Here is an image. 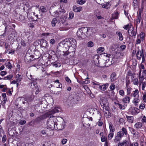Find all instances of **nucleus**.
I'll return each instance as SVG.
<instances>
[{"label": "nucleus", "instance_id": "obj_56", "mask_svg": "<svg viewBox=\"0 0 146 146\" xmlns=\"http://www.w3.org/2000/svg\"><path fill=\"white\" fill-rule=\"evenodd\" d=\"M24 100L25 101H27V103L29 104V102L33 100V99L31 98H28L27 99L25 98Z\"/></svg>", "mask_w": 146, "mask_h": 146}, {"label": "nucleus", "instance_id": "obj_18", "mask_svg": "<svg viewBox=\"0 0 146 146\" xmlns=\"http://www.w3.org/2000/svg\"><path fill=\"white\" fill-rule=\"evenodd\" d=\"M130 97L129 96H126L122 99V102L124 103L129 104L130 102Z\"/></svg>", "mask_w": 146, "mask_h": 146}, {"label": "nucleus", "instance_id": "obj_42", "mask_svg": "<svg viewBox=\"0 0 146 146\" xmlns=\"http://www.w3.org/2000/svg\"><path fill=\"white\" fill-rule=\"evenodd\" d=\"M74 17V14L73 12L71 11L69 13V17L68 19H71L73 18Z\"/></svg>", "mask_w": 146, "mask_h": 146}, {"label": "nucleus", "instance_id": "obj_60", "mask_svg": "<svg viewBox=\"0 0 146 146\" xmlns=\"http://www.w3.org/2000/svg\"><path fill=\"white\" fill-rule=\"evenodd\" d=\"M6 136L5 135H4L2 138V141L3 143H4L5 142L6 140Z\"/></svg>", "mask_w": 146, "mask_h": 146}, {"label": "nucleus", "instance_id": "obj_36", "mask_svg": "<svg viewBox=\"0 0 146 146\" xmlns=\"http://www.w3.org/2000/svg\"><path fill=\"white\" fill-rule=\"evenodd\" d=\"M115 104L118 105L119 108L121 110H124L125 108V107L123 105L119 104L118 103H116L115 102Z\"/></svg>", "mask_w": 146, "mask_h": 146}, {"label": "nucleus", "instance_id": "obj_28", "mask_svg": "<svg viewBox=\"0 0 146 146\" xmlns=\"http://www.w3.org/2000/svg\"><path fill=\"white\" fill-rule=\"evenodd\" d=\"M5 65L9 69H11L12 68L13 66L10 62L9 61H7L5 63Z\"/></svg>", "mask_w": 146, "mask_h": 146}, {"label": "nucleus", "instance_id": "obj_33", "mask_svg": "<svg viewBox=\"0 0 146 146\" xmlns=\"http://www.w3.org/2000/svg\"><path fill=\"white\" fill-rule=\"evenodd\" d=\"M110 7V4L109 3H106L103 5H102L103 8H105L106 9L109 8Z\"/></svg>", "mask_w": 146, "mask_h": 146}, {"label": "nucleus", "instance_id": "obj_3", "mask_svg": "<svg viewBox=\"0 0 146 146\" xmlns=\"http://www.w3.org/2000/svg\"><path fill=\"white\" fill-rule=\"evenodd\" d=\"M100 103L101 106L103 107V109L108 112L110 110V108L108 106V103L106 98L102 97L101 98L100 100Z\"/></svg>", "mask_w": 146, "mask_h": 146}, {"label": "nucleus", "instance_id": "obj_23", "mask_svg": "<svg viewBox=\"0 0 146 146\" xmlns=\"http://www.w3.org/2000/svg\"><path fill=\"white\" fill-rule=\"evenodd\" d=\"M39 9V10H40L41 14L46 13L47 11L46 9L44 6H40ZM41 15H42V14H41Z\"/></svg>", "mask_w": 146, "mask_h": 146}, {"label": "nucleus", "instance_id": "obj_30", "mask_svg": "<svg viewBox=\"0 0 146 146\" xmlns=\"http://www.w3.org/2000/svg\"><path fill=\"white\" fill-rule=\"evenodd\" d=\"M118 146H127V141L125 140L124 141L122 142H119L118 144Z\"/></svg>", "mask_w": 146, "mask_h": 146}, {"label": "nucleus", "instance_id": "obj_58", "mask_svg": "<svg viewBox=\"0 0 146 146\" xmlns=\"http://www.w3.org/2000/svg\"><path fill=\"white\" fill-rule=\"evenodd\" d=\"M131 89L130 88H127V95L129 96L131 93Z\"/></svg>", "mask_w": 146, "mask_h": 146}, {"label": "nucleus", "instance_id": "obj_25", "mask_svg": "<svg viewBox=\"0 0 146 146\" xmlns=\"http://www.w3.org/2000/svg\"><path fill=\"white\" fill-rule=\"evenodd\" d=\"M15 79L17 83L20 82L22 79V76L21 75L19 74H17L16 76Z\"/></svg>", "mask_w": 146, "mask_h": 146}, {"label": "nucleus", "instance_id": "obj_32", "mask_svg": "<svg viewBox=\"0 0 146 146\" xmlns=\"http://www.w3.org/2000/svg\"><path fill=\"white\" fill-rule=\"evenodd\" d=\"M104 50V47H100L97 50V52L98 53H100Z\"/></svg>", "mask_w": 146, "mask_h": 146}, {"label": "nucleus", "instance_id": "obj_51", "mask_svg": "<svg viewBox=\"0 0 146 146\" xmlns=\"http://www.w3.org/2000/svg\"><path fill=\"white\" fill-rule=\"evenodd\" d=\"M141 121L142 123H146V117L145 115L143 116Z\"/></svg>", "mask_w": 146, "mask_h": 146}, {"label": "nucleus", "instance_id": "obj_39", "mask_svg": "<svg viewBox=\"0 0 146 146\" xmlns=\"http://www.w3.org/2000/svg\"><path fill=\"white\" fill-rule=\"evenodd\" d=\"M117 135L115 137V139L114 140V141L115 142L119 141L121 140V138H122L120 137H119L118 135V134H117Z\"/></svg>", "mask_w": 146, "mask_h": 146}, {"label": "nucleus", "instance_id": "obj_62", "mask_svg": "<svg viewBox=\"0 0 146 146\" xmlns=\"http://www.w3.org/2000/svg\"><path fill=\"white\" fill-rule=\"evenodd\" d=\"M65 80L68 83L70 84L71 83V81L68 77L65 78Z\"/></svg>", "mask_w": 146, "mask_h": 146}, {"label": "nucleus", "instance_id": "obj_6", "mask_svg": "<svg viewBox=\"0 0 146 146\" xmlns=\"http://www.w3.org/2000/svg\"><path fill=\"white\" fill-rule=\"evenodd\" d=\"M62 84H59L58 86H56V87H53L50 88V91L52 93H54L56 94H58L60 93V91L59 90V88H62Z\"/></svg>", "mask_w": 146, "mask_h": 146}, {"label": "nucleus", "instance_id": "obj_49", "mask_svg": "<svg viewBox=\"0 0 146 146\" xmlns=\"http://www.w3.org/2000/svg\"><path fill=\"white\" fill-rule=\"evenodd\" d=\"M145 105L143 104H141L139 106V108L140 109L143 110L145 108Z\"/></svg>", "mask_w": 146, "mask_h": 146}, {"label": "nucleus", "instance_id": "obj_16", "mask_svg": "<svg viewBox=\"0 0 146 146\" xmlns=\"http://www.w3.org/2000/svg\"><path fill=\"white\" fill-rule=\"evenodd\" d=\"M126 117L127 118V121L129 123H132L133 122L134 118L133 116L126 115Z\"/></svg>", "mask_w": 146, "mask_h": 146}, {"label": "nucleus", "instance_id": "obj_4", "mask_svg": "<svg viewBox=\"0 0 146 146\" xmlns=\"http://www.w3.org/2000/svg\"><path fill=\"white\" fill-rule=\"evenodd\" d=\"M137 58L138 60H140L142 58V62H143L145 60V57L143 54V49H142L141 51L138 49L136 54Z\"/></svg>", "mask_w": 146, "mask_h": 146}, {"label": "nucleus", "instance_id": "obj_43", "mask_svg": "<svg viewBox=\"0 0 146 146\" xmlns=\"http://www.w3.org/2000/svg\"><path fill=\"white\" fill-rule=\"evenodd\" d=\"M7 101V98H4L2 99V105L3 106H4L5 104Z\"/></svg>", "mask_w": 146, "mask_h": 146}, {"label": "nucleus", "instance_id": "obj_10", "mask_svg": "<svg viewBox=\"0 0 146 146\" xmlns=\"http://www.w3.org/2000/svg\"><path fill=\"white\" fill-rule=\"evenodd\" d=\"M70 46L74 48L76 46L77 44L76 42L75 39L73 38H70L69 39Z\"/></svg>", "mask_w": 146, "mask_h": 146}, {"label": "nucleus", "instance_id": "obj_21", "mask_svg": "<svg viewBox=\"0 0 146 146\" xmlns=\"http://www.w3.org/2000/svg\"><path fill=\"white\" fill-rule=\"evenodd\" d=\"M142 125V123L140 122H138L135 124L134 127L136 129H139L141 127Z\"/></svg>", "mask_w": 146, "mask_h": 146}, {"label": "nucleus", "instance_id": "obj_9", "mask_svg": "<svg viewBox=\"0 0 146 146\" xmlns=\"http://www.w3.org/2000/svg\"><path fill=\"white\" fill-rule=\"evenodd\" d=\"M40 45L41 47L48 48V45L47 41L44 39H41L40 40Z\"/></svg>", "mask_w": 146, "mask_h": 146}, {"label": "nucleus", "instance_id": "obj_64", "mask_svg": "<svg viewBox=\"0 0 146 146\" xmlns=\"http://www.w3.org/2000/svg\"><path fill=\"white\" fill-rule=\"evenodd\" d=\"M55 42V40L54 38H52L50 40V43L51 44H54Z\"/></svg>", "mask_w": 146, "mask_h": 146}, {"label": "nucleus", "instance_id": "obj_63", "mask_svg": "<svg viewBox=\"0 0 146 146\" xmlns=\"http://www.w3.org/2000/svg\"><path fill=\"white\" fill-rule=\"evenodd\" d=\"M143 100L144 102H146V93H145L144 94H143Z\"/></svg>", "mask_w": 146, "mask_h": 146}, {"label": "nucleus", "instance_id": "obj_31", "mask_svg": "<svg viewBox=\"0 0 146 146\" xmlns=\"http://www.w3.org/2000/svg\"><path fill=\"white\" fill-rule=\"evenodd\" d=\"M109 127L110 132H113L115 131V128L111 123H109Z\"/></svg>", "mask_w": 146, "mask_h": 146}, {"label": "nucleus", "instance_id": "obj_55", "mask_svg": "<svg viewBox=\"0 0 146 146\" xmlns=\"http://www.w3.org/2000/svg\"><path fill=\"white\" fill-rule=\"evenodd\" d=\"M35 89L36 90V92H35V94H37L40 91V90L39 89V88L38 86H36Z\"/></svg>", "mask_w": 146, "mask_h": 146}, {"label": "nucleus", "instance_id": "obj_1", "mask_svg": "<svg viewBox=\"0 0 146 146\" xmlns=\"http://www.w3.org/2000/svg\"><path fill=\"white\" fill-rule=\"evenodd\" d=\"M44 116L46 117H49L47 122V127L51 129H55L56 122V121L57 120L56 118L52 116L50 113H46Z\"/></svg>", "mask_w": 146, "mask_h": 146}, {"label": "nucleus", "instance_id": "obj_22", "mask_svg": "<svg viewBox=\"0 0 146 146\" xmlns=\"http://www.w3.org/2000/svg\"><path fill=\"white\" fill-rule=\"evenodd\" d=\"M116 33L118 36L119 40L120 41L123 40V37L121 32L119 31H117Z\"/></svg>", "mask_w": 146, "mask_h": 146}, {"label": "nucleus", "instance_id": "obj_40", "mask_svg": "<svg viewBox=\"0 0 146 146\" xmlns=\"http://www.w3.org/2000/svg\"><path fill=\"white\" fill-rule=\"evenodd\" d=\"M85 2V0H78L77 1V3L80 5L84 4Z\"/></svg>", "mask_w": 146, "mask_h": 146}, {"label": "nucleus", "instance_id": "obj_24", "mask_svg": "<svg viewBox=\"0 0 146 146\" xmlns=\"http://www.w3.org/2000/svg\"><path fill=\"white\" fill-rule=\"evenodd\" d=\"M36 107V104L32 105L29 107V110L31 112H35L36 111L35 107Z\"/></svg>", "mask_w": 146, "mask_h": 146}, {"label": "nucleus", "instance_id": "obj_26", "mask_svg": "<svg viewBox=\"0 0 146 146\" xmlns=\"http://www.w3.org/2000/svg\"><path fill=\"white\" fill-rule=\"evenodd\" d=\"M132 113L133 115H136L139 112V109L137 108H134V109L132 110Z\"/></svg>", "mask_w": 146, "mask_h": 146}, {"label": "nucleus", "instance_id": "obj_48", "mask_svg": "<svg viewBox=\"0 0 146 146\" xmlns=\"http://www.w3.org/2000/svg\"><path fill=\"white\" fill-rule=\"evenodd\" d=\"M33 82H32V81L29 82L28 84L29 86L31 88H33V86H35L34 83L33 84Z\"/></svg>", "mask_w": 146, "mask_h": 146}, {"label": "nucleus", "instance_id": "obj_57", "mask_svg": "<svg viewBox=\"0 0 146 146\" xmlns=\"http://www.w3.org/2000/svg\"><path fill=\"white\" fill-rule=\"evenodd\" d=\"M7 74V72L6 71H1L0 73V75L2 76H4L6 75Z\"/></svg>", "mask_w": 146, "mask_h": 146}, {"label": "nucleus", "instance_id": "obj_46", "mask_svg": "<svg viewBox=\"0 0 146 146\" xmlns=\"http://www.w3.org/2000/svg\"><path fill=\"white\" fill-rule=\"evenodd\" d=\"M6 53L10 54H13L14 53V51L13 50H10V49H7L6 51H5Z\"/></svg>", "mask_w": 146, "mask_h": 146}, {"label": "nucleus", "instance_id": "obj_59", "mask_svg": "<svg viewBox=\"0 0 146 146\" xmlns=\"http://www.w3.org/2000/svg\"><path fill=\"white\" fill-rule=\"evenodd\" d=\"M110 89L111 90H114L115 88V86L114 84H111L110 87Z\"/></svg>", "mask_w": 146, "mask_h": 146}, {"label": "nucleus", "instance_id": "obj_52", "mask_svg": "<svg viewBox=\"0 0 146 146\" xmlns=\"http://www.w3.org/2000/svg\"><path fill=\"white\" fill-rule=\"evenodd\" d=\"M142 90H144V89L146 86V82H142Z\"/></svg>", "mask_w": 146, "mask_h": 146}, {"label": "nucleus", "instance_id": "obj_11", "mask_svg": "<svg viewBox=\"0 0 146 146\" xmlns=\"http://www.w3.org/2000/svg\"><path fill=\"white\" fill-rule=\"evenodd\" d=\"M27 77H28V79L30 80L32 82H36V81L37 80V78L34 75H32L31 74H28L27 75Z\"/></svg>", "mask_w": 146, "mask_h": 146}, {"label": "nucleus", "instance_id": "obj_2", "mask_svg": "<svg viewBox=\"0 0 146 146\" xmlns=\"http://www.w3.org/2000/svg\"><path fill=\"white\" fill-rule=\"evenodd\" d=\"M57 120L56 123L55 129L60 130H62L64 128V120L60 117H57L56 118Z\"/></svg>", "mask_w": 146, "mask_h": 146}, {"label": "nucleus", "instance_id": "obj_13", "mask_svg": "<svg viewBox=\"0 0 146 146\" xmlns=\"http://www.w3.org/2000/svg\"><path fill=\"white\" fill-rule=\"evenodd\" d=\"M98 86L99 88L100 89L102 90L105 91L106 89L107 88L108 86V83H106L102 86L98 84Z\"/></svg>", "mask_w": 146, "mask_h": 146}, {"label": "nucleus", "instance_id": "obj_19", "mask_svg": "<svg viewBox=\"0 0 146 146\" xmlns=\"http://www.w3.org/2000/svg\"><path fill=\"white\" fill-rule=\"evenodd\" d=\"M118 15L119 13L118 12L116 11H115L112 14L111 19H117L118 18Z\"/></svg>", "mask_w": 146, "mask_h": 146}, {"label": "nucleus", "instance_id": "obj_35", "mask_svg": "<svg viewBox=\"0 0 146 146\" xmlns=\"http://www.w3.org/2000/svg\"><path fill=\"white\" fill-rule=\"evenodd\" d=\"M57 22V20L55 18H54L51 21V24L52 27H55L56 24Z\"/></svg>", "mask_w": 146, "mask_h": 146}, {"label": "nucleus", "instance_id": "obj_44", "mask_svg": "<svg viewBox=\"0 0 146 146\" xmlns=\"http://www.w3.org/2000/svg\"><path fill=\"white\" fill-rule=\"evenodd\" d=\"M113 132H110L108 136V138L109 140H111L113 137Z\"/></svg>", "mask_w": 146, "mask_h": 146}, {"label": "nucleus", "instance_id": "obj_8", "mask_svg": "<svg viewBox=\"0 0 146 146\" xmlns=\"http://www.w3.org/2000/svg\"><path fill=\"white\" fill-rule=\"evenodd\" d=\"M129 35L131 36H135L137 33V28H129L128 30Z\"/></svg>", "mask_w": 146, "mask_h": 146}, {"label": "nucleus", "instance_id": "obj_15", "mask_svg": "<svg viewBox=\"0 0 146 146\" xmlns=\"http://www.w3.org/2000/svg\"><path fill=\"white\" fill-rule=\"evenodd\" d=\"M24 59L26 62H30L31 60V55L28 53H27Z\"/></svg>", "mask_w": 146, "mask_h": 146}, {"label": "nucleus", "instance_id": "obj_12", "mask_svg": "<svg viewBox=\"0 0 146 146\" xmlns=\"http://www.w3.org/2000/svg\"><path fill=\"white\" fill-rule=\"evenodd\" d=\"M73 11L75 12H80L82 10V8L81 7H77L74 5L73 7Z\"/></svg>", "mask_w": 146, "mask_h": 146}, {"label": "nucleus", "instance_id": "obj_34", "mask_svg": "<svg viewBox=\"0 0 146 146\" xmlns=\"http://www.w3.org/2000/svg\"><path fill=\"white\" fill-rule=\"evenodd\" d=\"M13 75L12 74H10L9 75H8L7 76L5 77L4 78H3V80H10L13 77Z\"/></svg>", "mask_w": 146, "mask_h": 146}, {"label": "nucleus", "instance_id": "obj_7", "mask_svg": "<svg viewBox=\"0 0 146 146\" xmlns=\"http://www.w3.org/2000/svg\"><path fill=\"white\" fill-rule=\"evenodd\" d=\"M117 134H118V135L120 137H122L124 135H127L128 134L127 129L124 127H123L121 131L118 132Z\"/></svg>", "mask_w": 146, "mask_h": 146}, {"label": "nucleus", "instance_id": "obj_5", "mask_svg": "<svg viewBox=\"0 0 146 146\" xmlns=\"http://www.w3.org/2000/svg\"><path fill=\"white\" fill-rule=\"evenodd\" d=\"M80 97L78 94H76L72 98L70 101V103L72 105H75L78 103V101L80 100Z\"/></svg>", "mask_w": 146, "mask_h": 146}, {"label": "nucleus", "instance_id": "obj_50", "mask_svg": "<svg viewBox=\"0 0 146 146\" xmlns=\"http://www.w3.org/2000/svg\"><path fill=\"white\" fill-rule=\"evenodd\" d=\"M141 39L139 38L137 36V39L135 42V44H140L141 42Z\"/></svg>", "mask_w": 146, "mask_h": 146}, {"label": "nucleus", "instance_id": "obj_45", "mask_svg": "<svg viewBox=\"0 0 146 146\" xmlns=\"http://www.w3.org/2000/svg\"><path fill=\"white\" fill-rule=\"evenodd\" d=\"M101 141L102 142H104L107 141V138L106 136H102L101 138Z\"/></svg>", "mask_w": 146, "mask_h": 146}, {"label": "nucleus", "instance_id": "obj_54", "mask_svg": "<svg viewBox=\"0 0 146 146\" xmlns=\"http://www.w3.org/2000/svg\"><path fill=\"white\" fill-rule=\"evenodd\" d=\"M87 44L88 46L89 47H92L94 45L92 41H90L88 42V43Z\"/></svg>", "mask_w": 146, "mask_h": 146}, {"label": "nucleus", "instance_id": "obj_53", "mask_svg": "<svg viewBox=\"0 0 146 146\" xmlns=\"http://www.w3.org/2000/svg\"><path fill=\"white\" fill-rule=\"evenodd\" d=\"M133 83L135 85H137L138 84V80L137 78H135L133 80Z\"/></svg>", "mask_w": 146, "mask_h": 146}, {"label": "nucleus", "instance_id": "obj_41", "mask_svg": "<svg viewBox=\"0 0 146 146\" xmlns=\"http://www.w3.org/2000/svg\"><path fill=\"white\" fill-rule=\"evenodd\" d=\"M47 129H43L42 130H41L40 131L41 133L43 135H47Z\"/></svg>", "mask_w": 146, "mask_h": 146}, {"label": "nucleus", "instance_id": "obj_14", "mask_svg": "<svg viewBox=\"0 0 146 146\" xmlns=\"http://www.w3.org/2000/svg\"><path fill=\"white\" fill-rule=\"evenodd\" d=\"M116 74L115 72L112 73L110 77V80L111 82H113L117 79Z\"/></svg>", "mask_w": 146, "mask_h": 146}, {"label": "nucleus", "instance_id": "obj_61", "mask_svg": "<svg viewBox=\"0 0 146 146\" xmlns=\"http://www.w3.org/2000/svg\"><path fill=\"white\" fill-rule=\"evenodd\" d=\"M67 141V140L66 139H64L61 141L62 143L63 144H66Z\"/></svg>", "mask_w": 146, "mask_h": 146}, {"label": "nucleus", "instance_id": "obj_27", "mask_svg": "<svg viewBox=\"0 0 146 146\" xmlns=\"http://www.w3.org/2000/svg\"><path fill=\"white\" fill-rule=\"evenodd\" d=\"M139 102V97H135L133 100V103L135 106H137L138 105V103Z\"/></svg>", "mask_w": 146, "mask_h": 146}, {"label": "nucleus", "instance_id": "obj_29", "mask_svg": "<svg viewBox=\"0 0 146 146\" xmlns=\"http://www.w3.org/2000/svg\"><path fill=\"white\" fill-rule=\"evenodd\" d=\"M67 18V15H62L60 18V19H61V20L62 22V23H64L66 20Z\"/></svg>", "mask_w": 146, "mask_h": 146}, {"label": "nucleus", "instance_id": "obj_47", "mask_svg": "<svg viewBox=\"0 0 146 146\" xmlns=\"http://www.w3.org/2000/svg\"><path fill=\"white\" fill-rule=\"evenodd\" d=\"M127 76H131V79H133L134 78L133 73L131 72V71H129L128 72Z\"/></svg>", "mask_w": 146, "mask_h": 146}, {"label": "nucleus", "instance_id": "obj_17", "mask_svg": "<svg viewBox=\"0 0 146 146\" xmlns=\"http://www.w3.org/2000/svg\"><path fill=\"white\" fill-rule=\"evenodd\" d=\"M137 36L141 39L142 41L143 42L144 39L145 38V34L143 32H141Z\"/></svg>", "mask_w": 146, "mask_h": 146}, {"label": "nucleus", "instance_id": "obj_37", "mask_svg": "<svg viewBox=\"0 0 146 146\" xmlns=\"http://www.w3.org/2000/svg\"><path fill=\"white\" fill-rule=\"evenodd\" d=\"M60 15L59 12L56 11L55 12L53 13L52 15L54 17L58 18L59 17V15Z\"/></svg>", "mask_w": 146, "mask_h": 146}, {"label": "nucleus", "instance_id": "obj_20", "mask_svg": "<svg viewBox=\"0 0 146 146\" xmlns=\"http://www.w3.org/2000/svg\"><path fill=\"white\" fill-rule=\"evenodd\" d=\"M138 93V90L137 89L133 91V93H132L131 94V96H133L134 97H139Z\"/></svg>", "mask_w": 146, "mask_h": 146}, {"label": "nucleus", "instance_id": "obj_38", "mask_svg": "<svg viewBox=\"0 0 146 146\" xmlns=\"http://www.w3.org/2000/svg\"><path fill=\"white\" fill-rule=\"evenodd\" d=\"M58 112V108H55L54 109H52L51 110V112H50L52 115L51 113H54L57 112Z\"/></svg>", "mask_w": 146, "mask_h": 146}]
</instances>
